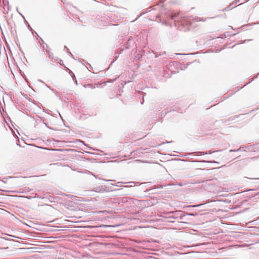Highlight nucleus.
Instances as JSON below:
<instances>
[{"label":"nucleus","instance_id":"obj_1","mask_svg":"<svg viewBox=\"0 0 259 259\" xmlns=\"http://www.w3.org/2000/svg\"><path fill=\"white\" fill-rule=\"evenodd\" d=\"M105 227H109L110 226L109 225H107V226H104Z\"/></svg>","mask_w":259,"mask_h":259}]
</instances>
